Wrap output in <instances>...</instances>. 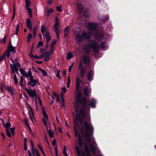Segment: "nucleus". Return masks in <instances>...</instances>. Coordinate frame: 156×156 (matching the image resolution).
<instances>
[{
  "label": "nucleus",
  "instance_id": "nucleus-23",
  "mask_svg": "<svg viewBox=\"0 0 156 156\" xmlns=\"http://www.w3.org/2000/svg\"><path fill=\"white\" fill-rule=\"evenodd\" d=\"M32 152L33 154V156H40L39 152L36 149L32 150Z\"/></svg>",
  "mask_w": 156,
  "mask_h": 156
},
{
  "label": "nucleus",
  "instance_id": "nucleus-9",
  "mask_svg": "<svg viewBox=\"0 0 156 156\" xmlns=\"http://www.w3.org/2000/svg\"><path fill=\"white\" fill-rule=\"evenodd\" d=\"M51 54H52V52L51 51L45 52L41 55V58L45 57L44 60V61H48L50 59L49 56Z\"/></svg>",
  "mask_w": 156,
  "mask_h": 156
},
{
  "label": "nucleus",
  "instance_id": "nucleus-20",
  "mask_svg": "<svg viewBox=\"0 0 156 156\" xmlns=\"http://www.w3.org/2000/svg\"><path fill=\"white\" fill-rule=\"evenodd\" d=\"M91 92V89H89L88 87H87L84 89V93L86 95H88Z\"/></svg>",
  "mask_w": 156,
  "mask_h": 156
},
{
  "label": "nucleus",
  "instance_id": "nucleus-8",
  "mask_svg": "<svg viewBox=\"0 0 156 156\" xmlns=\"http://www.w3.org/2000/svg\"><path fill=\"white\" fill-rule=\"evenodd\" d=\"M62 91L61 93V97L62 101H60V105L61 106H64L65 103L64 101V94L66 92V89L65 87H63L62 88Z\"/></svg>",
  "mask_w": 156,
  "mask_h": 156
},
{
  "label": "nucleus",
  "instance_id": "nucleus-43",
  "mask_svg": "<svg viewBox=\"0 0 156 156\" xmlns=\"http://www.w3.org/2000/svg\"><path fill=\"white\" fill-rule=\"evenodd\" d=\"M23 122L25 123V124L27 126H29V123L28 121H27V119H24L23 120Z\"/></svg>",
  "mask_w": 156,
  "mask_h": 156
},
{
  "label": "nucleus",
  "instance_id": "nucleus-63",
  "mask_svg": "<svg viewBox=\"0 0 156 156\" xmlns=\"http://www.w3.org/2000/svg\"><path fill=\"white\" fill-rule=\"evenodd\" d=\"M1 121H2V125H3V126H4L5 125V123L4 121V120L3 119H1Z\"/></svg>",
  "mask_w": 156,
  "mask_h": 156
},
{
  "label": "nucleus",
  "instance_id": "nucleus-25",
  "mask_svg": "<svg viewBox=\"0 0 156 156\" xmlns=\"http://www.w3.org/2000/svg\"><path fill=\"white\" fill-rule=\"evenodd\" d=\"M38 69L41 71L42 74V75L44 76H47L48 75L47 73L45 71L42 69L41 68H38Z\"/></svg>",
  "mask_w": 156,
  "mask_h": 156
},
{
  "label": "nucleus",
  "instance_id": "nucleus-40",
  "mask_svg": "<svg viewBox=\"0 0 156 156\" xmlns=\"http://www.w3.org/2000/svg\"><path fill=\"white\" fill-rule=\"evenodd\" d=\"M63 154L65 156H67V154L66 153V148L65 146L64 147Z\"/></svg>",
  "mask_w": 156,
  "mask_h": 156
},
{
  "label": "nucleus",
  "instance_id": "nucleus-6",
  "mask_svg": "<svg viewBox=\"0 0 156 156\" xmlns=\"http://www.w3.org/2000/svg\"><path fill=\"white\" fill-rule=\"evenodd\" d=\"M26 90L29 95L32 97L35 101L37 99L35 91L34 90H33L30 88L27 89V88H26Z\"/></svg>",
  "mask_w": 156,
  "mask_h": 156
},
{
  "label": "nucleus",
  "instance_id": "nucleus-14",
  "mask_svg": "<svg viewBox=\"0 0 156 156\" xmlns=\"http://www.w3.org/2000/svg\"><path fill=\"white\" fill-rule=\"evenodd\" d=\"M11 60L13 62V65L10 64V66H11V69L12 70V72L13 73L14 71H15L16 72H17V69L16 66V65H17V59H16L15 61H14L12 60Z\"/></svg>",
  "mask_w": 156,
  "mask_h": 156
},
{
  "label": "nucleus",
  "instance_id": "nucleus-49",
  "mask_svg": "<svg viewBox=\"0 0 156 156\" xmlns=\"http://www.w3.org/2000/svg\"><path fill=\"white\" fill-rule=\"evenodd\" d=\"M57 10L59 12H61L62 10L61 9V6H59L57 7Z\"/></svg>",
  "mask_w": 156,
  "mask_h": 156
},
{
  "label": "nucleus",
  "instance_id": "nucleus-41",
  "mask_svg": "<svg viewBox=\"0 0 156 156\" xmlns=\"http://www.w3.org/2000/svg\"><path fill=\"white\" fill-rule=\"evenodd\" d=\"M37 29V27H35L33 29V34L34 36H35L36 34Z\"/></svg>",
  "mask_w": 156,
  "mask_h": 156
},
{
  "label": "nucleus",
  "instance_id": "nucleus-17",
  "mask_svg": "<svg viewBox=\"0 0 156 156\" xmlns=\"http://www.w3.org/2000/svg\"><path fill=\"white\" fill-rule=\"evenodd\" d=\"M97 146V144L95 143L94 141L93 142V144H91L90 145V148L91 151L94 153L95 151L96 146Z\"/></svg>",
  "mask_w": 156,
  "mask_h": 156
},
{
  "label": "nucleus",
  "instance_id": "nucleus-21",
  "mask_svg": "<svg viewBox=\"0 0 156 156\" xmlns=\"http://www.w3.org/2000/svg\"><path fill=\"white\" fill-rule=\"evenodd\" d=\"M45 37H46V40H47V45H48V42L51 39V37H50V35L49 34L48 31L45 34Z\"/></svg>",
  "mask_w": 156,
  "mask_h": 156
},
{
  "label": "nucleus",
  "instance_id": "nucleus-16",
  "mask_svg": "<svg viewBox=\"0 0 156 156\" xmlns=\"http://www.w3.org/2000/svg\"><path fill=\"white\" fill-rule=\"evenodd\" d=\"M32 23L31 21V20L29 19H27L26 21V25L27 28L30 30L32 29Z\"/></svg>",
  "mask_w": 156,
  "mask_h": 156
},
{
  "label": "nucleus",
  "instance_id": "nucleus-26",
  "mask_svg": "<svg viewBox=\"0 0 156 156\" xmlns=\"http://www.w3.org/2000/svg\"><path fill=\"white\" fill-rule=\"evenodd\" d=\"M15 129V127L10 128V137L11 136H14L15 135V132L14 131Z\"/></svg>",
  "mask_w": 156,
  "mask_h": 156
},
{
  "label": "nucleus",
  "instance_id": "nucleus-64",
  "mask_svg": "<svg viewBox=\"0 0 156 156\" xmlns=\"http://www.w3.org/2000/svg\"><path fill=\"white\" fill-rule=\"evenodd\" d=\"M53 94L54 95V96H55V97H57L58 96V94H55V92L54 91L53 92Z\"/></svg>",
  "mask_w": 156,
  "mask_h": 156
},
{
  "label": "nucleus",
  "instance_id": "nucleus-58",
  "mask_svg": "<svg viewBox=\"0 0 156 156\" xmlns=\"http://www.w3.org/2000/svg\"><path fill=\"white\" fill-rule=\"evenodd\" d=\"M30 119L33 124H34V121L33 118H32L30 115Z\"/></svg>",
  "mask_w": 156,
  "mask_h": 156
},
{
  "label": "nucleus",
  "instance_id": "nucleus-55",
  "mask_svg": "<svg viewBox=\"0 0 156 156\" xmlns=\"http://www.w3.org/2000/svg\"><path fill=\"white\" fill-rule=\"evenodd\" d=\"M31 147L32 150L33 151L34 150V147L33 143L32 141H31Z\"/></svg>",
  "mask_w": 156,
  "mask_h": 156
},
{
  "label": "nucleus",
  "instance_id": "nucleus-33",
  "mask_svg": "<svg viewBox=\"0 0 156 156\" xmlns=\"http://www.w3.org/2000/svg\"><path fill=\"white\" fill-rule=\"evenodd\" d=\"M69 27H66L65 30L64 31V33H65V37L66 38V35L68 34L69 33Z\"/></svg>",
  "mask_w": 156,
  "mask_h": 156
},
{
  "label": "nucleus",
  "instance_id": "nucleus-42",
  "mask_svg": "<svg viewBox=\"0 0 156 156\" xmlns=\"http://www.w3.org/2000/svg\"><path fill=\"white\" fill-rule=\"evenodd\" d=\"M100 46L102 48H104L106 47V44L105 42H102L100 45Z\"/></svg>",
  "mask_w": 156,
  "mask_h": 156
},
{
  "label": "nucleus",
  "instance_id": "nucleus-48",
  "mask_svg": "<svg viewBox=\"0 0 156 156\" xmlns=\"http://www.w3.org/2000/svg\"><path fill=\"white\" fill-rule=\"evenodd\" d=\"M26 8L27 9L28 14L32 13V10L31 9L29 8V7H27Z\"/></svg>",
  "mask_w": 156,
  "mask_h": 156
},
{
  "label": "nucleus",
  "instance_id": "nucleus-12",
  "mask_svg": "<svg viewBox=\"0 0 156 156\" xmlns=\"http://www.w3.org/2000/svg\"><path fill=\"white\" fill-rule=\"evenodd\" d=\"M30 77V82L29 83V84L31 85L32 86L34 87L38 83V82L35 79H34L32 75Z\"/></svg>",
  "mask_w": 156,
  "mask_h": 156
},
{
  "label": "nucleus",
  "instance_id": "nucleus-1",
  "mask_svg": "<svg viewBox=\"0 0 156 156\" xmlns=\"http://www.w3.org/2000/svg\"><path fill=\"white\" fill-rule=\"evenodd\" d=\"M83 105L82 110L80 112V115L85 120L83 122L82 121L80 118V115L78 114V111L79 109V105L78 104H74V109L76 113L73 115H75L76 119L74 120V130L75 136L78 138V144L79 147H81L82 145V141L81 139V135L77 133V129L78 126V122L79 121L82 125V128L80 129L81 134L85 135L86 137H89L92 134L94 131V128L91 123L88 122L90 120V114L87 113V111L89 110L90 108L88 106V100L86 99H84L83 100Z\"/></svg>",
  "mask_w": 156,
  "mask_h": 156
},
{
  "label": "nucleus",
  "instance_id": "nucleus-2",
  "mask_svg": "<svg viewBox=\"0 0 156 156\" xmlns=\"http://www.w3.org/2000/svg\"><path fill=\"white\" fill-rule=\"evenodd\" d=\"M98 26L97 24L94 23H89L88 24V31L89 34L86 32L83 33L82 35L80 34L77 35L76 38V40L78 42H81L83 39L85 40L91 38V36L90 35V33H94L96 31V28Z\"/></svg>",
  "mask_w": 156,
  "mask_h": 156
},
{
  "label": "nucleus",
  "instance_id": "nucleus-5",
  "mask_svg": "<svg viewBox=\"0 0 156 156\" xmlns=\"http://www.w3.org/2000/svg\"><path fill=\"white\" fill-rule=\"evenodd\" d=\"M55 23L54 26V31L56 33L59 32L61 31V29L58 26L59 24V20L57 17H55Z\"/></svg>",
  "mask_w": 156,
  "mask_h": 156
},
{
  "label": "nucleus",
  "instance_id": "nucleus-35",
  "mask_svg": "<svg viewBox=\"0 0 156 156\" xmlns=\"http://www.w3.org/2000/svg\"><path fill=\"white\" fill-rule=\"evenodd\" d=\"M26 5L25 7L26 8L29 7L30 5V0H25Z\"/></svg>",
  "mask_w": 156,
  "mask_h": 156
},
{
  "label": "nucleus",
  "instance_id": "nucleus-11",
  "mask_svg": "<svg viewBox=\"0 0 156 156\" xmlns=\"http://www.w3.org/2000/svg\"><path fill=\"white\" fill-rule=\"evenodd\" d=\"M79 69L80 70V74L81 77L82 78H83L85 75V69L83 66L82 62H80V63Z\"/></svg>",
  "mask_w": 156,
  "mask_h": 156
},
{
  "label": "nucleus",
  "instance_id": "nucleus-50",
  "mask_svg": "<svg viewBox=\"0 0 156 156\" xmlns=\"http://www.w3.org/2000/svg\"><path fill=\"white\" fill-rule=\"evenodd\" d=\"M71 80L70 79H68V83L67 85V87L68 88H69V85L70 84Z\"/></svg>",
  "mask_w": 156,
  "mask_h": 156
},
{
  "label": "nucleus",
  "instance_id": "nucleus-44",
  "mask_svg": "<svg viewBox=\"0 0 156 156\" xmlns=\"http://www.w3.org/2000/svg\"><path fill=\"white\" fill-rule=\"evenodd\" d=\"M13 79L15 83L16 84H17L18 83V81L16 76V75H14Z\"/></svg>",
  "mask_w": 156,
  "mask_h": 156
},
{
  "label": "nucleus",
  "instance_id": "nucleus-30",
  "mask_svg": "<svg viewBox=\"0 0 156 156\" xmlns=\"http://www.w3.org/2000/svg\"><path fill=\"white\" fill-rule=\"evenodd\" d=\"M57 42V41L56 40H54L52 42V43L50 45V47L51 48V51L53 50V48L54 46L55 45V44H56Z\"/></svg>",
  "mask_w": 156,
  "mask_h": 156
},
{
  "label": "nucleus",
  "instance_id": "nucleus-3",
  "mask_svg": "<svg viewBox=\"0 0 156 156\" xmlns=\"http://www.w3.org/2000/svg\"><path fill=\"white\" fill-rule=\"evenodd\" d=\"M91 48L95 52H97L99 48V45L96 41L90 40L88 41V44L84 47L83 50L85 52L87 53L90 51Z\"/></svg>",
  "mask_w": 156,
  "mask_h": 156
},
{
  "label": "nucleus",
  "instance_id": "nucleus-27",
  "mask_svg": "<svg viewBox=\"0 0 156 156\" xmlns=\"http://www.w3.org/2000/svg\"><path fill=\"white\" fill-rule=\"evenodd\" d=\"M96 102L95 100L93 99H92V102L90 104V105L93 108H95V104Z\"/></svg>",
  "mask_w": 156,
  "mask_h": 156
},
{
  "label": "nucleus",
  "instance_id": "nucleus-4",
  "mask_svg": "<svg viewBox=\"0 0 156 156\" xmlns=\"http://www.w3.org/2000/svg\"><path fill=\"white\" fill-rule=\"evenodd\" d=\"M42 112L43 116V118L42 119V121L46 128L47 129L48 128V126H51V123L49 121L48 115L44 109H42Z\"/></svg>",
  "mask_w": 156,
  "mask_h": 156
},
{
  "label": "nucleus",
  "instance_id": "nucleus-51",
  "mask_svg": "<svg viewBox=\"0 0 156 156\" xmlns=\"http://www.w3.org/2000/svg\"><path fill=\"white\" fill-rule=\"evenodd\" d=\"M6 37V36H4V38H3V39H2V40L1 41L2 42V43H5Z\"/></svg>",
  "mask_w": 156,
  "mask_h": 156
},
{
  "label": "nucleus",
  "instance_id": "nucleus-60",
  "mask_svg": "<svg viewBox=\"0 0 156 156\" xmlns=\"http://www.w3.org/2000/svg\"><path fill=\"white\" fill-rule=\"evenodd\" d=\"M56 141L55 140H54L52 142V144L53 145H55L56 144Z\"/></svg>",
  "mask_w": 156,
  "mask_h": 156
},
{
  "label": "nucleus",
  "instance_id": "nucleus-52",
  "mask_svg": "<svg viewBox=\"0 0 156 156\" xmlns=\"http://www.w3.org/2000/svg\"><path fill=\"white\" fill-rule=\"evenodd\" d=\"M33 58H36V59H40V58H41V56H37L36 55L34 56Z\"/></svg>",
  "mask_w": 156,
  "mask_h": 156
},
{
  "label": "nucleus",
  "instance_id": "nucleus-31",
  "mask_svg": "<svg viewBox=\"0 0 156 156\" xmlns=\"http://www.w3.org/2000/svg\"><path fill=\"white\" fill-rule=\"evenodd\" d=\"M10 95L13 96L16 95L15 90L13 87H10Z\"/></svg>",
  "mask_w": 156,
  "mask_h": 156
},
{
  "label": "nucleus",
  "instance_id": "nucleus-7",
  "mask_svg": "<svg viewBox=\"0 0 156 156\" xmlns=\"http://www.w3.org/2000/svg\"><path fill=\"white\" fill-rule=\"evenodd\" d=\"M10 55V43L8 45V48L2 56H0V62L4 59L6 56L8 57Z\"/></svg>",
  "mask_w": 156,
  "mask_h": 156
},
{
  "label": "nucleus",
  "instance_id": "nucleus-13",
  "mask_svg": "<svg viewBox=\"0 0 156 156\" xmlns=\"http://www.w3.org/2000/svg\"><path fill=\"white\" fill-rule=\"evenodd\" d=\"M76 90L78 94H80V92L79 91L80 83V80L78 76H76Z\"/></svg>",
  "mask_w": 156,
  "mask_h": 156
},
{
  "label": "nucleus",
  "instance_id": "nucleus-57",
  "mask_svg": "<svg viewBox=\"0 0 156 156\" xmlns=\"http://www.w3.org/2000/svg\"><path fill=\"white\" fill-rule=\"evenodd\" d=\"M55 154L57 156L58 154V150L57 148V147L56 146L55 149Z\"/></svg>",
  "mask_w": 156,
  "mask_h": 156
},
{
  "label": "nucleus",
  "instance_id": "nucleus-47",
  "mask_svg": "<svg viewBox=\"0 0 156 156\" xmlns=\"http://www.w3.org/2000/svg\"><path fill=\"white\" fill-rule=\"evenodd\" d=\"M4 88L5 89L8 91L9 93H10V88L9 87L5 86L4 87Z\"/></svg>",
  "mask_w": 156,
  "mask_h": 156
},
{
  "label": "nucleus",
  "instance_id": "nucleus-22",
  "mask_svg": "<svg viewBox=\"0 0 156 156\" xmlns=\"http://www.w3.org/2000/svg\"><path fill=\"white\" fill-rule=\"evenodd\" d=\"M53 10L52 9H48L46 12V15L47 17L51 15V13L53 12Z\"/></svg>",
  "mask_w": 156,
  "mask_h": 156
},
{
  "label": "nucleus",
  "instance_id": "nucleus-59",
  "mask_svg": "<svg viewBox=\"0 0 156 156\" xmlns=\"http://www.w3.org/2000/svg\"><path fill=\"white\" fill-rule=\"evenodd\" d=\"M27 147L26 144H24V150L25 151H26L27 149Z\"/></svg>",
  "mask_w": 156,
  "mask_h": 156
},
{
  "label": "nucleus",
  "instance_id": "nucleus-53",
  "mask_svg": "<svg viewBox=\"0 0 156 156\" xmlns=\"http://www.w3.org/2000/svg\"><path fill=\"white\" fill-rule=\"evenodd\" d=\"M19 30V26L18 25H17L16 26V34H17Z\"/></svg>",
  "mask_w": 156,
  "mask_h": 156
},
{
  "label": "nucleus",
  "instance_id": "nucleus-19",
  "mask_svg": "<svg viewBox=\"0 0 156 156\" xmlns=\"http://www.w3.org/2000/svg\"><path fill=\"white\" fill-rule=\"evenodd\" d=\"M93 73L92 71H90L88 73L87 75V79L89 81H91L93 80Z\"/></svg>",
  "mask_w": 156,
  "mask_h": 156
},
{
  "label": "nucleus",
  "instance_id": "nucleus-28",
  "mask_svg": "<svg viewBox=\"0 0 156 156\" xmlns=\"http://www.w3.org/2000/svg\"><path fill=\"white\" fill-rule=\"evenodd\" d=\"M96 35V39H97L98 40L101 41L102 40V35L101 34L99 33H97V34H95Z\"/></svg>",
  "mask_w": 156,
  "mask_h": 156
},
{
  "label": "nucleus",
  "instance_id": "nucleus-54",
  "mask_svg": "<svg viewBox=\"0 0 156 156\" xmlns=\"http://www.w3.org/2000/svg\"><path fill=\"white\" fill-rule=\"evenodd\" d=\"M43 46V44L41 41H40L39 42L38 44V47H39L41 46Z\"/></svg>",
  "mask_w": 156,
  "mask_h": 156
},
{
  "label": "nucleus",
  "instance_id": "nucleus-46",
  "mask_svg": "<svg viewBox=\"0 0 156 156\" xmlns=\"http://www.w3.org/2000/svg\"><path fill=\"white\" fill-rule=\"evenodd\" d=\"M74 64V62H73L72 64L70 65V66H69V73H70L71 72V69H72V68L73 67Z\"/></svg>",
  "mask_w": 156,
  "mask_h": 156
},
{
  "label": "nucleus",
  "instance_id": "nucleus-32",
  "mask_svg": "<svg viewBox=\"0 0 156 156\" xmlns=\"http://www.w3.org/2000/svg\"><path fill=\"white\" fill-rule=\"evenodd\" d=\"M77 7V9L80 12H82V11L83 7L82 5L81 4H79L78 3L76 4Z\"/></svg>",
  "mask_w": 156,
  "mask_h": 156
},
{
  "label": "nucleus",
  "instance_id": "nucleus-45",
  "mask_svg": "<svg viewBox=\"0 0 156 156\" xmlns=\"http://www.w3.org/2000/svg\"><path fill=\"white\" fill-rule=\"evenodd\" d=\"M23 77L20 76V84L22 85V86H23Z\"/></svg>",
  "mask_w": 156,
  "mask_h": 156
},
{
  "label": "nucleus",
  "instance_id": "nucleus-39",
  "mask_svg": "<svg viewBox=\"0 0 156 156\" xmlns=\"http://www.w3.org/2000/svg\"><path fill=\"white\" fill-rule=\"evenodd\" d=\"M32 37V35L30 34H29L27 36V41L28 42H29Z\"/></svg>",
  "mask_w": 156,
  "mask_h": 156
},
{
  "label": "nucleus",
  "instance_id": "nucleus-36",
  "mask_svg": "<svg viewBox=\"0 0 156 156\" xmlns=\"http://www.w3.org/2000/svg\"><path fill=\"white\" fill-rule=\"evenodd\" d=\"M55 73L56 74V76L59 79H61V77L60 75V71L58 70H56L55 71Z\"/></svg>",
  "mask_w": 156,
  "mask_h": 156
},
{
  "label": "nucleus",
  "instance_id": "nucleus-37",
  "mask_svg": "<svg viewBox=\"0 0 156 156\" xmlns=\"http://www.w3.org/2000/svg\"><path fill=\"white\" fill-rule=\"evenodd\" d=\"M16 47H13L10 44V53H14L15 52Z\"/></svg>",
  "mask_w": 156,
  "mask_h": 156
},
{
  "label": "nucleus",
  "instance_id": "nucleus-56",
  "mask_svg": "<svg viewBox=\"0 0 156 156\" xmlns=\"http://www.w3.org/2000/svg\"><path fill=\"white\" fill-rule=\"evenodd\" d=\"M85 148L86 151L87 152V154L88 155V150L87 146L86 145H85Z\"/></svg>",
  "mask_w": 156,
  "mask_h": 156
},
{
  "label": "nucleus",
  "instance_id": "nucleus-18",
  "mask_svg": "<svg viewBox=\"0 0 156 156\" xmlns=\"http://www.w3.org/2000/svg\"><path fill=\"white\" fill-rule=\"evenodd\" d=\"M76 149L78 156H85L84 153L82 151L81 152L77 146L76 147Z\"/></svg>",
  "mask_w": 156,
  "mask_h": 156
},
{
  "label": "nucleus",
  "instance_id": "nucleus-62",
  "mask_svg": "<svg viewBox=\"0 0 156 156\" xmlns=\"http://www.w3.org/2000/svg\"><path fill=\"white\" fill-rule=\"evenodd\" d=\"M38 100L39 102V104L41 105H42V102L40 98L39 97H38Z\"/></svg>",
  "mask_w": 156,
  "mask_h": 156
},
{
  "label": "nucleus",
  "instance_id": "nucleus-10",
  "mask_svg": "<svg viewBox=\"0 0 156 156\" xmlns=\"http://www.w3.org/2000/svg\"><path fill=\"white\" fill-rule=\"evenodd\" d=\"M20 71L22 75L26 78L30 77L32 75L30 70L26 73L23 69L21 68L20 69Z\"/></svg>",
  "mask_w": 156,
  "mask_h": 156
},
{
  "label": "nucleus",
  "instance_id": "nucleus-15",
  "mask_svg": "<svg viewBox=\"0 0 156 156\" xmlns=\"http://www.w3.org/2000/svg\"><path fill=\"white\" fill-rule=\"evenodd\" d=\"M4 127L6 129V132L7 135L9 137H10V132L9 130V128L10 127V123L7 122L4 126Z\"/></svg>",
  "mask_w": 156,
  "mask_h": 156
},
{
  "label": "nucleus",
  "instance_id": "nucleus-24",
  "mask_svg": "<svg viewBox=\"0 0 156 156\" xmlns=\"http://www.w3.org/2000/svg\"><path fill=\"white\" fill-rule=\"evenodd\" d=\"M41 31L42 34H43L44 32L46 33L47 31H48L47 30L46 28L44 25H42L41 27Z\"/></svg>",
  "mask_w": 156,
  "mask_h": 156
},
{
  "label": "nucleus",
  "instance_id": "nucleus-34",
  "mask_svg": "<svg viewBox=\"0 0 156 156\" xmlns=\"http://www.w3.org/2000/svg\"><path fill=\"white\" fill-rule=\"evenodd\" d=\"M48 133L49 134L50 137L52 138L53 137V133L50 130H49L48 128L46 129Z\"/></svg>",
  "mask_w": 156,
  "mask_h": 156
},
{
  "label": "nucleus",
  "instance_id": "nucleus-29",
  "mask_svg": "<svg viewBox=\"0 0 156 156\" xmlns=\"http://www.w3.org/2000/svg\"><path fill=\"white\" fill-rule=\"evenodd\" d=\"M83 60L85 64H87L89 61V58L87 56H85L83 58Z\"/></svg>",
  "mask_w": 156,
  "mask_h": 156
},
{
  "label": "nucleus",
  "instance_id": "nucleus-61",
  "mask_svg": "<svg viewBox=\"0 0 156 156\" xmlns=\"http://www.w3.org/2000/svg\"><path fill=\"white\" fill-rule=\"evenodd\" d=\"M56 97L57 98V101H59V100H60V98L59 95H58V96Z\"/></svg>",
  "mask_w": 156,
  "mask_h": 156
},
{
  "label": "nucleus",
  "instance_id": "nucleus-38",
  "mask_svg": "<svg viewBox=\"0 0 156 156\" xmlns=\"http://www.w3.org/2000/svg\"><path fill=\"white\" fill-rule=\"evenodd\" d=\"M73 55L72 53H69L67 54L66 56V58L68 59H70L72 58Z\"/></svg>",
  "mask_w": 156,
  "mask_h": 156
}]
</instances>
